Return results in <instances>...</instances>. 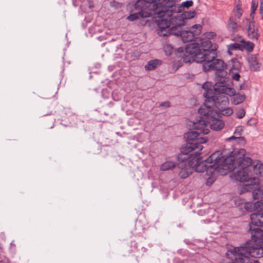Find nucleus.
I'll use <instances>...</instances> for the list:
<instances>
[{"mask_svg": "<svg viewBox=\"0 0 263 263\" xmlns=\"http://www.w3.org/2000/svg\"><path fill=\"white\" fill-rule=\"evenodd\" d=\"M249 256L254 258H260L263 256V248L261 240H258L251 238L250 242L243 246Z\"/></svg>", "mask_w": 263, "mask_h": 263, "instance_id": "obj_11", "label": "nucleus"}, {"mask_svg": "<svg viewBox=\"0 0 263 263\" xmlns=\"http://www.w3.org/2000/svg\"><path fill=\"white\" fill-rule=\"evenodd\" d=\"M157 1L158 2V4H159V2H160L159 0H157Z\"/></svg>", "mask_w": 263, "mask_h": 263, "instance_id": "obj_44", "label": "nucleus"}, {"mask_svg": "<svg viewBox=\"0 0 263 263\" xmlns=\"http://www.w3.org/2000/svg\"><path fill=\"white\" fill-rule=\"evenodd\" d=\"M160 106L168 107L170 106V103L168 101L163 102L160 103Z\"/></svg>", "mask_w": 263, "mask_h": 263, "instance_id": "obj_38", "label": "nucleus"}, {"mask_svg": "<svg viewBox=\"0 0 263 263\" xmlns=\"http://www.w3.org/2000/svg\"><path fill=\"white\" fill-rule=\"evenodd\" d=\"M260 11H263V1H260Z\"/></svg>", "mask_w": 263, "mask_h": 263, "instance_id": "obj_41", "label": "nucleus"}, {"mask_svg": "<svg viewBox=\"0 0 263 263\" xmlns=\"http://www.w3.org/2000/svg\"><path fill=\"white\" fill-rule=\"evenodd\" d=\"M200 133L196 131H190L184 134V139L186 143L181 148L180 154L178 155V158L184 160L186 157L184 155H189L193 156L194 153L197 154L200 152L203 146L201 144L205 143L208 139L206 137H199Z\"/></svg>", "mask_w": 263, "mask_h": 263, "instance_id": "obj_7", "label": "nucleus"}, {"mask_svg": "<svg viewBox=\"0 0 263 263\" xmlns=\"http://www.w3.org/2000/svg\"><path fill=\"white\" fill-rule=\"evenodd\" d=\"M213 90H210L205 93L204 104L198 110L200 115L208 114L212 111H216L214 106L218 109V112L222 115L229 116L231 115L233 109L228 107L229 103L228 97L234 96L235 91L234 88L228 87L223 81L217 82L213 86Z\"/></svg>", "mask_w": 263, "mask_h": 263, "instance_id": "obj_1", "label": "nucleus"}, {"mask_svg": "<svg viewBox=\"0 0 263 263\" xmlns=\"http://www.w3.org/2000/svg\"><path fill=\"white\" fill-rule=\"evenodd\" d=\"M245 110L243 108H240L237 112L236 117L239 119H241L245 116Z\"/></svg>", "mask_w": 263, "mask_h": 263, "instance_id": "obj_35", "label": "nucleus"}, {"mask_svg": "<svg viewBox=\"0 0 263 263\" xmlns=\"http://www.w3.org/2000/svg\"><path fill=\"white\" fill-rule=\"evenodd\" d=\"M257 206V202H248L245 203L244 208L248 212L255 211L256 212Z\"/></svg>", "mask_w": 263, "mask_h": 263, "instance_id": "obj_28", "label": "nucleus"}, {"mask_svg": "<svg viewBox=\"0 0 263 263\" xmlns=\"http://www.w3.org/2000/svg\"><path fill=\"white\" fill-rule=\"evenodd\" d=\"M214 181V180L213 179V178H209L206 181V184L207 185H210L213 183Z\"/></svg>", "mask_w": 263, "mask_h": 263, "instance_id": "obj_39", "label": "nucleus"}, {"mask_svg": "<svg viewBox=\"0 0 263 263\" xmlns=\"http://www.w3.org/2000/svg\"><path fill=\"white\" fill-rule=\"evenodd\" d=\"M232 254V262L229 263H253L252 259L242 246L235 248L230 251Z\"/></svg>", "mask_w": 263, "mask_h": 263, "instance_id": "obj_12", "label": "nucleus"}, {"mask_svg": "<svg viewBox=\"0 0 263 263\" xmlns=\"http://www.w3.org/2000/svg\"><path fill=\"white\" fill-rule=\"evenodd\" d=\"M257 205L256 212L251 215L250 225L263 226V202L257 201Z\"/></svg>", "mask_w": 263, "mask_h": 263, "instance_id": "obj_16", "label": "nucleus"}, {"mask_svg": "<svg viewBox=\"0 0 263 263\" xmlns=\"http://www.w3.org/2000/svg\"><path fill=\"white\" fill-rule=\"evenodd\" d=\"M134 7L135 9L140 11L131 14L128 16L127 19L131 21L140 17H148L152 15V11L156 13L159 8L157 0H139L135 4Z\"/></svg>", "mask_w": 263, "mask_h": 263, "instance_id": "obj_9", "label": "nucleus"}, {"mask_svg": "<svg viewBox=\"0 0 263 263\" xmlns=\"http://www.w3.org/2000/svg\"><path fill=\"white\" fill-rule=\"evenodd\" d=\"M226 150L221 152L222 157V169L223 174L234 171L236 168L248 169L253 163L252 160L249 157H246V150L243 148L235 149L230 152L229 156L225 157Z\"/></svg>", "mask_w": 263, "mask_h": 263, "instance_id": "obj_4", "label": "nucleus"}, {"mask_svg": "<svg viewBox=\"0 0 263 263\" xmlns=\"http://www.w3.org/2000/svg\"><path fill=\"white\" fill-rule=\"evenodd\" d=\"M231 49H239L241 50H246L248 52H252L253 50L254 44L250 41H242L240 44L235 43L230 45Z\"/></svg>", "mask_w": 263, "mask_h": 263, "instance_id": "obj_19", "label": "nucleus"}, {"mask_svg": "<svg viewBox=\"0 0 263 263\" xmlns=\"http://www.w3.org/2000/svg\"><path fill=\"white\" fill-rule=\"evenodd\" d=\"M227 28L229 31L234 33L238 31L240 29V25L236 22L233 17L231 16L228 20Z\"/></svg>", "mask_w": 263, "mask_h": 263, "instance_id": "obj_22", "label": "nucleus"}, {"mask_svg": "<svg viewBox=\"0 0 263 263\" xmlns=\"http://www.w3.org/2000/svg\"><path fill=\"white\" fill-rule=\"evenodd\" d=\"M159 4L163 6L164 11L167 15H171L172 12L180 13L184 8H189L193 4L192 1H187L182 3L180 5L176 4V0H159Z\"/></svg>", "mask_w": 263, "mask_h": 263, "instance_id": "obj_10", "label": "nucleus"}, {"mask_svg": "<svg viewBox=\"0 0 263 263\" xmlns=\"http://www.w3.org/2000/svg\"><path fill=\"white\" fill-rule=\"evenodd\" d=\"M248 62L249 66L252 70L256 71L259 68V64L256 55H251L248 58Z\"/></svg>", "mask_w": 263, "mask_h": 263, "instance_id": "obj_23", "label": "nucleus"}, {"mask_svg": "<svg viewBox=\"0 0 263 263\" xmlns=\"http://www.w3.org/2000/svg\"><path fill=\"white\" fill-rule=\"evenodd\" d=\"M158 6L159 8L156 12L160 18L158 23V34L161 36L177 35L180 30V27L185 23L182 14L174 15L175 12H172L171 15H167L164 11L163 6L159 4Z\"/></svg>", "mask_w": 263, "mask_h": 263, "instance_id": "obj_3", "label": "nucleus"}, {"mask_svg": "<svg viewBox=\"0 0 263 263\" xmlns=\"http://www.w3.org/2000/svg\"><path fill=\"white\" fill-rule=\"evenodd\" d=\"M161 64V61L159 60H152L149 61L145 66V68L147 70H152L157 68L158 65Z\"/></svg>", "mask_w": 263, "mask_h": 263, "instance_id": "obj_26", "label": "nucleus"}, {"mask_svg": "<svg viewBox=\"0 0 263 263\" xmlns=\"http://www.w3.org/2000/svg\"><path fill=\"white\" fill-rule=\"evenodd\" d=\"M177 165H178L176 162L172 160H168L162 163L160 165V169L162 171H169L173 170L174 168L176 167Z\"/></svg>", "mask_w": 263, "mask_h": 263, "instance_id": "obj_24", "label": "nucleus"}, {"mask_svg": "<svg viewBox=\"0 0 263 263\" xmlns=\"http://www.w3.org/2000/svg\"><path fill=\"white\" fill-rule=\"evenodd\" d=\"M202 26L199 24H195L189 30H179V33L176 35L180 36L184 42L192 41L195 36L198 35L201 31Z\"/></svg>", "mask_w": 263, "mask_h": 263, "instance_id": "obj_14", "label": "nucleus"}, {"mask_svg": "<svg viewBox=\"0 0 263 263\" xmlns=\"http://www.w3.org/2000/svg\"><path fill=\"white\" fill-rule=\"evenodd\" d=\"M110 5L111 7H114L116 9L121 7L122 4L116 1H112L110 3Z\"/></svg>", "mask_w": 263, "mask_h": 263, "instance_id": "obj_37", "label": "nucleus"}, {"mask_svg": "<svg viewBox=\"0 0 263 263\" xmlns=\"http://www.w3.org/2000/svg\"><path fill=\"white\" fill-rule=\"evenodd\" d=\"M263 226H255V225H250L249 232L251 234V238H256L258 240L262 241L263 245Z\"/></svg>", "mask_w": 263, "mask_h": 263, "instance_id": "obj_20", "label": "nucleus"}, {"mask_svg": "<svg viewBox=\"0 0 263 263\" xmlns=\"http://www.w3.org/2000/svg\"><path fill=\"white\" fill-rule=\"evenodd\" d=\"M164 48L166 55H170L171 54L173 50V47L171 45H167L164 47Z\"/></svg>", "mask_w": 263, "mask_h": 263, "instance_id": "obj_36", "label": "nucleus"}, {"mask_svg": "<svg viewBox=\"0 0 263 263\" xmlns=\"http://www.w3.org/2000/svg\"><path fill=\"white\" fill-rule=\"evenodd\" d=\"M229 76H231V78L233 80H235L236 81H238L240 78V76L239 74L238 71H230V72H229Z\"/></svg>", "mask_w": 263, "mask_h": 263, "instance_id": "obj_33", "label": "nucleus"}, {"mask_svg": "<svg viewBox=\"0 0 263 263\" xmlns=\"http://www.w3.org/2000/svg\"><path fill=\"white\" fill-rule=\"evenodd\" d=\"M187 125L193 129H196V132L201 135L208 134L210 130L206 128L208 125L207 119L205 116H201L197 118L195 121H189Z\"/></svg>", "mask_w": 263, "mask_h": 263, "instance_id": "obj_13", "label": "nucleus"}, {"mask_svg": "<svg viewBox=\"0 0 263 263\" xmlns=\"http://www.w3.org/2000/svg\"><path fill=\"white\" fill-rule=\"evenodd\" d=\"M242 129L241 126H238L235 128L234 134L235 136H232L226 139L227 141H231L233 140H236L237 143H241L245 142V138L243 137H241Z\"/></svg>", "mask_w": 263, "mask_h": 263, "instance_id": "obj_21", "label": "nucleus"}, {"mask_svg": "<svg viewBox=\"0 0 263 263\" xmlns=\"http://www.w3.org/2000/svg\"><path fill=\"white\" fill-rule=\"evenodd\" d=\"M245 99V96L244 95L238 94L235 96L234 98V103L235 104H238L242 103Z\"/></svg>", "mask_w": 263, "mask_h": 263, "instance_id": "obj_30", "label": "nucleus"}, {"mask_svg": "<svg viewBox=\"0 0 263 263\" xmlns=\"http://www.w3.org/2000/svg\"><path fill=\"white\" fill-rule=\"evenodd\" d=\"M238 169L234 173V177L236 180L240 182H247L243 185V190L247 192L254 190L253 197L254 199L263 198V191L259 187V179L251 177L248 169Z\"/></svg>", "mask_w": 263, "mask_h": 263, "instance_id": "obj_8", "label": "nucleus"}, {"mask_svg": "<svg viewBox=\"0 0 263 263\" xmlns=\"http://www.w3.org/2000/svg\"><path fill=\"white\" fill-rule=\"evenodd\" d=\"M257 6H258L257 2L253 0L252 2L251 12H250V16L252 19H253L254 14L255 11L257 8Z\"/></svg>", "mask_w": 263, "mask_h": 263, "instance_id": "obj_32", "label": "nucleus"}, {"mask_svg": "<svg viewBox=\"0 0 263 263\" xmlns=\"http://www.w3.org/2000/svg\"><path fill=\"white\" fill-rule=\"evenodd\" d=\"M200 154V152L197 154L194 153L193 156L189 155H184L186 157L184 160H189V164L192 166L193 171L199 173L206 171L207 174H213L215 172L223 174V171L222 169V157L221 152L217 151L213 153L206 160L201 161L198 157Z\"/></svg>", "mask_w": 263, "mask_h": 263, "instance_id": "obj_2", "label": "nucleus"}, {"mask_svg": "<svg viewBox=\"0 0 263 263\" xmlns=\"http://www.w3.org/2000/svg\"><path fill=\"white\" fill-rule=\"evenodd\" d=\"M209 39L196 38L193 42L186 45L183 59L185 63L195 62L201 63L204 61V51L211 47Z\"/></svg>", "mask_w": 263, "mask_h": 263, "instance_id": "obj_5", "label": "nucleus"}, {"mask_svg": "<svg viewBox=\"0 0 263 263\" xmlns=\"http://www.w3.org/2000/svg\"><path fill=\"white\" fill-rule=\"evenodd\" d=\"M196 14V12L194 10H191L184 12L182 15L184 18V20L185 21L186 20L193 18Z\"/></svg>", "mask_w": 263, "mask_h": 263, "instance_id": "obj_29", "label": "nucleus"}, {"mask_svg": "<svg viewBox=\"0 0 263 263\" xmlns=\"http://www.w3.org/2000/svg\"><path fill=\"white\" fill-rule=\"evenodd\" d=\"M209 87H211V85L209 82H205L202 84V88L205 90V91L203 93V96L205 97V93L210 90H213L211 88H209Z\"/></svg>", "mask_w": 263, "mask_h": 263, "instance_id": "obj_34", "label": "nucleus"}, {"mask_svg": "<svg viewBox=\"0 0 263 263\" xmlns=\"http://www.w3.org/2000/svg\"><path fill=\"white\" fill-rule=\"evenodd\" d=\"M216 49L215 46L214 48L211 47L204 51V61L202 62H203V70L204 71L216 70L215 76L218 82L223 81L224 83V80H222L221 79H224L228 74L227 72L224 70L227 65L222 60L216 59Z\"/></svg>", "mask_w": 263, "mask_h": 263, "instance_id": "obj_6", "label": "nucleus"}, {"mask_svg": "<svg viewBox=\"0 0 263 263\" xmlns=\"http://www.w3.org/2000/svg\"><path fill=\"white\" fill-rule=\"evenodd\" d=\"M233 11L235 17L237 18H240L243 12V10L241 7L238 5L236 6L234 8Z\"/></svg>", "mask_w": 263, "mask_h": 263, "instance_id": "obj_31", "label": "nucleus"}, {"mask_svg": "<svg viewBox=\"0 0 263 263\" xmlns=\"http://www.w3.org/2000/svg\"><path fill=\"white\" fill-rule=\"evenodd\" d=\"M177 51L178 53H183L184 48L183 47H179L177 49Z\"/></svg>", "mask_w": 263, "mask_h": 263, "instance_id": "obj_40", "label": "nucleus"}, {"mask_svg": "<svg viewBox=\"0 0 263 263\" xmlns=\"http://www.w3.org/2000/svg\"><path fill=\"white\" fill-rule=\"evenodd\" d=\"M244 24L247 26V33L249 37L253 40H257L259 34L257 28L255 26L254 22L246 18L243 21Z\"/></svg>", "mask_w": 263, "mask_h": 263, "instance_id": "obj_17", "label": "nucleus"}, {"mask_svg": "<svg viewBox=\"0 0 263 263\" xmlns=\"http://www.w3.org/2000/svg\"><path fill=\"white\" fill-rule=\"evenodd\" d=\"M205 116L207 119L208 125L211 128L215 130H219L224 127V122L218 119L219 113L217 111H212L208 114L201 115Z\"/></svg>", "mask_w": 263, "mask_h": 263, "instance_id": "obj_15", "label": "nucleus"}, {"mask_svg": "<svg viewBox=\"0 0 263 263\" xmlns=\"http://www.w3.org/2000/svg\"><path fill=\"white\" fill-rule=\"evenodd\" d=\"M261 18L263 20V11H260Z\"/></svg>", "mask_w": 263, "mask_h": 263, "instance_id": "obj_42", "label": "nucleus"}, {"mask_svg": "<svg viewBox=\"0 0 263 263\" xmlns=\"http://www.w3.org/2000/svg\"><path fill=\"white\" fill-rule=\"evenodd\" d=\"M253 263H260L258 260H254L253 259Z\"/></svg>", "mask_w": 263, "mask_h": 263, "instance_id": "obj_43", "label": "nucleus"}, {"mask_svg": "<svg viewBox=\"0 0 263 263\" xmlns=\"http://www.w3.org/2000/svg\"><path fill=\"white\" fill-rule=\"evenodd\" d=\"M231 65L229 72L232 71H239L241 69V64L236 59H233L231 61Z\"/></svg>", "mask_w": 263, "mask_h": 263, "instance_id": "obj_27", "label": "nucleus"}, {"mask_svg": "<svg viewBox=\"0 0 263 263\" xmlns=\"http://www.w3.org/2000/svg\"><path fill=\"white\" fill-rule=\"evenodd\" d=\"M252 164L254 173L258 176H262L263 164L259 161H255Z\"/></svg>", "mask_w": 263, "mask_h": 263, "instance_id": "obj_25", "label": "nucleus"}, {"mask_svg": "<svg viewBox=\"0 0 263 263\" xmlns=\"http://www.w3.org/2000/svg\"><path fill=\"white\" fill-rule=\"evenodd\" d=\"M178 158L182 161V162L178 164V167L180 169V171L179 172V176L181 178H186L192 173L193 168L192 166L190 165L189 161L188 162V164H186L184 162L185 160H182L181 159H179L178 157Z\"/></svg>", "mask_w": 263, "mask_h": 263, "instance_id": "obj_18", "label": "nucleus"}]
</instances>
